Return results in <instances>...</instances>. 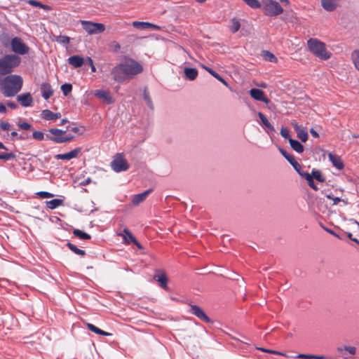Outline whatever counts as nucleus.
Returning <instances> with one entry per match:
<instances>
[{
	"instance_id": "obj_10",
	"label": "nucleus",
	"mask_w": 359,
	"mask_h": 359,
	"mask_svg": "<svg viewBox=\"0 0 359 359\" xmlns=\"http://www.w3.org/2000/svg\"><path fill=\"white\" fill-rule=\"evenodd\" d=\"M189 311L205 323H213V321L206 315L203 310L197 305H191Z\"/></svg>"
},
{
	"instance_id": "obj_3",
	"label": "nucleus",
	"mask_w": 359,
	"mask_h": 359,
	"mask_svg": "<svg viewBox=\"0 0 359 359\" xmlns=\"http://www.w3.org/2000/svg\"><path fill=\"white\" fill-rule=\"evenodd\" d=\"M22 59L15 54H6L0 58V75L11 74L20 66Z\"/></svg>"
},
{
	"instance_id": "obj_7",
	"label": "nucleus",
	"mask_w": 359,
	"mask_h": 359,
	"mask_svg": "<svg viewBox=\"0 0 359 359\" xmlns=\"http://www.w3.org/2000/svg\"><path fill=\"white\" fill-rule=\"evenodd\" d=\"M111 166L116 172L126 171L130 167L127 160L123 158V154L121 153L114 156V160L111 162Z\"/></svg>"
},
{
	"instance_id": "obj_61",
	"label": "nucleus",
	"mask_w": 359,
	"mask_h": 359,
	"mask_svg": "<svg viewBox=\"0 0 359 359\" xmlns=\"http://www.w3.org/2000/svg\"><path fill=\"white\" fill-rule=\"evenodd\" d=\"M7 112V108L3 103L0 102V113L6 114Z\"/></svg>"
},
{
	"instance_id": "obj_43",
	"label": "nucleus",
	"mask_w": 359,
	"mask_h": 359,
	"mask_svg": "<svg viewBox=\"0 0 359 359\" xmlns=\"http://www.w3.org/2000/svg\"><path fill=\"white\" fill-rule=\"evenodd\" d=\"M297 137L302 142H306L309 138L308 133L304 130L302 129L301 130L298 131Z\"/></svg>"
},
{
	"instance_id": "obj_37",
	"label": "nucleus",
	"mask_w": 359,
	"mask_h": 359,
	"mask_svg": "<svg viewBox=\"0 0 359 359\" xmlns=\"http://www.w3.org/2000/svg\"><path fill=\"white\" fill-rule=\"evenodd\" d=\"M252 8H261V3L258 0H242Z\"/></svg>"
},
{
	"instance_id": "obj_62",
	"label": "nucleus",
	"mask_w": 359,
	"mask_h": 359,
	"mask_svg": "<svg viewBox=\"0 0 359 359\" xmlns=\"http://www.w3.org/2000/svg\"><path fill=\"white\" fill-rule=\"evenodd\" d=\"M310 133H311V134L312 135L313 137H319L318 133L313 128H311L310 129Z\"/></svg>"
},
{
	"instance_id": "obj_56",
	"label": "nucleus",
	"mask_w": 359,
	"mask_h": 359,
	"mask_svg": "<svg viewBox=\"0 0 359 359\" xmlns=\"http://www.w3.org/2000/svg\"><path fill=\"white\" fill-rule=\"evenodd\" d=\"M297 358H301V359H313V355L312 354H304V353H299L296 356Z\"/></svg>"
},
{
	"instance_id": "obj_31",
	"label": "nucleus",
	"mask_w": 359,
	"mask_h": 359,
	"mask_svg": "<svg viewBox=\"0 0 359 359\" xmlns=\"http://www.w3.org/2000/svg\"><path fill=\"white\" fill-rule=\"evenodd\" d=\"M313 180H316V181L319 182H324L325 181V177L323 175L322 172L319 170L313 169L311 174H310Z\"/></svg>"
},
{
	"instance_id": "obj_45",
	"label": "nucleus",
	"mask_w": 359,
	"mask_h": 359,
	"mask_svg": "<svg viewBox=\"0 0 359 359\" xmlns=\"http://www.w3.org/2000/svg\"><path fill=\"white\" fill-rule=\"evenodd\" d=\"M67 130L72 131V132H74L75 133H79L80 135H82L83 133V132L85 131V128L83 126H80V127L74 126V127H72L71 126H68L67 127Z\"/></svg>"
},
{
	"instance_id": "obj_41",
	"label": "nucleus",
	"mask_w": 359,
	"mask_h": 359,
	"mask_svg": "<svg viewBox=\"0 0 359 359\" xmlns=\"http://www.w3.org/2000/svg\"><path fill=\"white\" fill-rule=\"evenodd\" d=\"M11 159H16V155L13 152L10 153H0V160L8 161Z\"/></svg>"
},
{
	"instance_id": "obj_22",
	"label": "nucleus",
	"mask_w": 359,
	"mask_h": 359,
	"mask_svg": "<svg viewBox=\"0 0 359 359\" xmlns=\"http://www.w3.org/2000/svg\"><path fill=\"white\" fill-rule=\"evenodd\" d=\"M41 117L46 120V121H50V120H56L57 118H60L61 117L60 113H53L49 109H44L41 111Z\"/></svg>"
},
{
	"instance_id": "obj_34",
	"label": "nucleus",
	"mask_w": 359,
	"mask_h": 359,
	"mask_svg": "<svg viewBox=\"0 0 359 359\" xmlns=\"http://www.w3.org/2000/svg\"><path fill=\"white\" fill-rule=\"evenodd\" d=\"M133 26L136 29L144 30L149 29V26L151 25L150 22H147L134 21L133 22Z\"/></svg>"
},
{
	"instance_id": "obj_39",
	"label": "nucleus",
	"mask_w": 359,
	"mask_h": 359,
	"mask_svg": "<svg viewBox=\"0 0 359 359\" xmlns=\"http://www.w3.org/2000/svg\"><path fill=\"white\" fill-rule=\"evenodd\" d=\"M60 88L65 96H67L72 90V85L71 83H64Z\"/></svg>"
},
{
	"instance_id": "obj_30",
	"label": "nucleus",
	"mask_w": 359,
	"mask_h": 359,
	"mask_svg": "<svg viewBox=\"0 0 359 359\" xmlns=\"http://www.w3.org/2000/svg\"><path fill=\"white\" fill-rule=\"evenodd\" d=\"M73 234L74 236L81 240H90L91 238L90 234L77 229L73 230Z\"/></svg>"
},
{
	"instance_id": "obj_48",
	"label": "nucleus",
	"mask_w": 359,
	"mask_h": 359,
	"mask_svg": "<svg viewBox=\"0 0 359 359\" xmlns=\"http://www.w3.org/2000/svg\"><path fill=\"white\" fill-rule=\"evenodd\" d=\"M32 137L36 140L41 141L44 139V134L41 131H33Z\"/></svg>"
},
{
	"instance_id": "obj_24",
	"label": "nucleus",
	"mask_w": 359,
	"mask_h": 359,
	"mask_svg": "<svg viewBox=\"0 0 359 359\" xmlns=\"http://www.w3.org/2000/svg\"><path fill=\"white\" fill-rule=\"evenodd\" d=\"M289 143L291 148L294 150L297 153H302L304 150V147L303 144L299 142L298 140L290 138Z\"/></svg>"
},
{
	"instance_id": "obj_54",
	"label": "nucleus",
	"mask_w": 359,
	"mask_h": 359,
	"mask_svg": "<svg viewBox=\"0 0 359 359\" xmlns=\"http://www.w3.org/2000/svg\"><path fill=\"white\" fill-rule=\"evenodd\" d=\"M0 128L5 131H8L11 128V124L8 122L1 121Z\"/></svg>"
},
{
	"instance_id": "obj_27",
	"label": "nucleus",
	"mask_w": 359,
	"mask_h": 359,
	"mask_svg": "<svg viewBox=\"0 0 359 359\" xmlns=\"http://www.w3.org/2000/svg\"><path fill=\"white\" fill-rule=\"evenodd\" d=\"M123 240L126 244L129 245L130 243H133L134 241L136 240V238L133 235V233L128 229L125 228L123 229Z\"/></svg>"
},
{
	"instance_id": "obj_20",
	"label": "nucleus",
	"mask_w": 359,
	"mask_h": 359,
	"mask_svg": "<svg viewBox=\"0 0 359 359\" xmlns=\"http://www.w3.org/2000/svg\"><path fill=\"white\" fill-rule=\"evenodd\" d=\"M328 157L333 166H334L338 170H342L344 168V165L340 156L330 153Z\"/></svg>"
},
{
	"instance_id": "obj_15",
	"label": "nucleus",
	"mask_w": 359,
	"mask_h": 359,
	"mask_svg": "<svg viewBox=\"0 0 359 359\" xmlns=\"http://www.w3.org/2000/svg\"><path fill=\"white\" fill-rule=\"evenodd\" d=\"M17 101L24 107H30L33 103V97L30 93H25L17 96Z\"/></svg>"
},
{
	"instance_id": "obj_44",
	"label": "nucleus",
	"mask_w": 359,
	"mask_h": 359,
	"mask_svg": "<svg viewBox=\"0 0 359 359\" xmlns=\"http://www.w3.org/2000/svg\"><path fill=\"white\" fill-rule=\"evenodd\" d=\"M18 126L20 129L23 130H33V126L29 123L27 122H18Z\"/></svg>"
},
{
	"instance_id": "obj_19",
	"label": "nucleus",
	"mask_w": 359,
	"mask_h": 359,
	"mask_svg": "<svg viewBox=\"0 0 359 359\" xmlns=\"http://www.w3.org/2000/svg\"><path fill=\"white\" fill-rule=\"evenodd\" d=\"M46 137L48 140L55 142V143H65L68 142L74 139V136L73 135H67L66 137H53V135L46 134Z\"/></svg>"
},
{
	"instance_id": "obj_42",
	"label": "nucleus",
	"mask_w": 359,
	"mask_h": 359,
	"mask_svg": "<svg viewBox=\"0 0 359 359\" xmlns=\"http://www.w3.org/2000/svg\"><path fill=\"white\" fill-rule=\"evenodd\" d=\"M208 73H210L213 77H215L218 81L222 82L226 86H228L227 82L217 72H216L215 70H213V69H208Z\"/></svg>"
},
{
	"instance_id": "obj_17",
	"label": "nucleus",
	"mask_w": 359,
	"mask_h": 359,
	"mask_svg": "<svg viewBox=\"0 0 359 359\" xmlns=\"http://www.w3.org/2000/svg\"><path fill=\"white\" fill-rule=\"evenodd\" d=\"M153 191L152 189H147L141 194L133 196L132 203L134 205H137L143 202L146 198Z\"/></svg>"
},
{
	"instance_id": "obj_64",
	"label": "nucleus",
	"mask_w": 359,
	"mask_h": 359,
	"mask_svg": "<svg viewBox=\"0 0 359 359\" xmlns=\"http://www.w3.org/2000/svg\"><path fill=\"white\" fill-rule=\"evenodd\" d=\"M332 201H333V204L334 205H337L338 204L339 202H341V198H339V197H334L332 198Z\"/></svg>"
},
{
	"instance_id": "obj_36",
	"label": "nucleus",
	"mask_w": 359,
	"mask_h": 359,
	"mask_svg": "<svg viewBox=\"0 0 359 359\" xmlns=\"http://www.w3.org/2000/svg\"><path fill=\"white\" fill-rule=\"evenodd\" d=\"M53 41H57L62 44H68L70 41V38L67 36H56L53 35Z\"/></svg>"
},
{
	"instance_id": "obj_59",
	"label": "nucleus",
	"mask_w": 359,
	"mask_h": 359,
	"mask_svg": "<svg viewBox=\"0 0 359 359\" xmlns=\"http://www.w3.org/2000/svg\"><path fill=\"white\" fill-rule=\"evenodd\" d=\"M6 105L13 109H15L18 108V105L17 104H15L14 102H12V101H10V100H8L6 102Z\"/></svg>"
},
{
	"instance_id": "obj_5",
	"label": "nucleus",
	"mask_w": 359,
	"mask_h": 359,
	"mask_svg": "<svg viewBox=\"0 0 359 359\" xmlns=\"http://www.w3.org/2000/svg\"><path fill=\"white\" fill-rule=\"evenodd\" d=\"M261 8L265 15L277 16L283 13V8L276 1L273 0H262Z\"/></svg>"
},
{
	"instance_id": "obj_32",
	"label": "nucleus",
	"mask_w": 359,
	"mask_h": 359,
	"mask_svg": "<svg viewBox=\"0 0 359 359\" xmlns=\"http://www.w3.org/2000/svg\"><path fill=\"white\" fill-rule=\"evenodd\" d=\"M66 245L70 250H72L76 255L84 256L86 254L85 250L78 248L76 245H74L70 242H67Z\"/></svg>"
},
{
	"instance_id": "obj_52",
	"label": "nucleus",
	"mask_w": 359,
	"mask_h": 359,
	"mask_svg": "<svg viewBox=\"0 0 359 359\" xmlns=\"http://www.w3.org/2000/svg\"><path fill=\"white\" fill-rule=\"evenodd\" d=\"M110 48L111 49V50L114 53H117L118 52V50H120L121 48V46L120 44L116 42V41H113L111 44H110Z\"/></svg>"
},
{
	"instance_id": "obj_14",
	"label": "nucleus",
	"mask_w": 359,
	"mask_h": 359,
	"mask_svg": "<svg viewBox=\"0 0 359 359\" xmlns=\"http://www.w3.org/2000/svg\"><path fill=\"white\" fill-rule=\"evenodd\" d=\"M81 147H76V149L70 151L68 153L56 154L55 158L57 160H71L74 158H76L81 151Z\"/></svg>"
},
{
	"instance_id": "obj_57",
	"label": "nucleus",
	"mask_w": 359,
	"mask_h": 359,
	"mask_svg": "<svg viewBox=\"0 0 359 359\" xmlns=\"http://www.w3.org/2000/svg\"><path fill=\"white\" fill-rule=\"evenodd\" d=\"M29 138V135L28 133L22 132L21 134L19 135L18 140L24 141L27 140Z\"/></svg>"
},
{
	"instance_id": "obj_40",
	"label": "nucleus",
	"mask_w": 359,
	"mask_h": 359,
	"mask_svg": "<svg viewBox=\"0 0 359 359\" xmlns=\"http://www.w3.org/2000/svg\"><path fill=\"white\" fill-rule=\"evenodd\" d=\"M240 27H241V23H240L239 20L235 18H233L231 20V31L233 33H236V32H238L239 30Z\"/></svg>"
},
{
	"instance_id": "obj_38",
	"label": "nucleus",
	"mask_w": 359,
	"mask_h": 359,
	"mask_svg": "<svg viewBox=\"0 0 359 359\" xmlns=\"http://www.w3.org/2000/svg\"><path fill=\"white\" fill-rule=\"evenodd\" d=\"M49 133L53 135V137H62L65 134H66V130H63L58 128H50L48 130Z\"/></svg>"
},
{
	"instance_id": "obj_4",
	"label": "nucleus",
	"mask_w": 359,
	"mask_h": 359,
	"mask_svg": "<svg viewBox=\"0 0 359 359\" xmlns=\"http://www.w3.org/2000/svg\"><path fill=\"white\" fill-rule=\"evenodd\" d=\"M309 51L316 57L327 60L330 58L331 53L326 49V45L317 39L311 38L307 41Z\"/></svg>"
},
{
	"instance_id": "obj_13",
	"label": "nucleus",
	"mask_w": 359,
	"mask_h": 359,
	"mask_svg": "<svg viewBox=\"0 0 359 359\" xmlns=\"http://www.w3.org/2000/svg\"><path fill=\"white\" fill-rule=\"evenodd\" d=\"M95 96L107 104H113L115 102L109 90H97L95 93Z\"/></svg>"
},
{
	"instance_id": "obj_60",
	"label": "nucleus",
	"mask_w": 359,
	"mask_h": 359,
	"mask_svg": "<svg viewBox=\"0 0 359 359\" xmlns=\"http://www.w3.org/2000/svg\"><path fill=\"white\" fill-rule=\"evenodd\" d=\"M19 135L16 131H13L11 133V140L14 141L15 140H18Z\"/></svg>"
},
{
	"instance_id": "obj_49",
	"label": "nucleus",
	"mask_w": 359,
	"mask_h": 359,
	"mask_svg": "<svg viewBox=\"0 0 359 359\" xmlns=\"http://www.w3.org/2000/svg\"><path fill=\"white\" fill-rule=\"evenodd\" d=\"M353 57L354 65L356 69L359 70V50H355L353 53Z\"/></svg>"
},
{
	"instance_id": "obj_63",
	"label": "nucleus",
	"mask_w": 359,
	"mask_h": 359,
	"mask_svg": "<svg viewBox=\"0 0 359 359\" xmlns=\"http://www.w3.org/2000/svg\"><path fill=\"white\" fill-rule=\"evenodd\" d=\"M133 244L135 245L138 248V249H140V250L143 249V246L141 245V243L137 239L134 241Z\"/></svg>"
},
{
	"instance_id": "obj_16",
	"label": "nucleus",
	"mask_w": 359,
	"mask_h": 359,
	"mask_svg": "<svg viewBox=\"0 0 359 359\" xmlns=\"http://www.w3.org/2000/svg\"><path fill=\"white\" fill-rule=\"evenodd\" d=\"M67 61L68 63L74 68L81 67L85 64V59L79 55H74L69 57Z\"/></svg>"
},
{
	"instance_id": "obj_29",
	"label": "nucleus",
	"mask_w": 359,
	"mask_h": 359,
	"mask_svg": "<svg viewBox=\"0 0 359 359\" xmlns=\"http://www.w3.org/2000/svg\"><path fill=\"white\" fill-rule=\"evenodd\" d=\"M46 203L47 208H48L51 210H53V209L57 208L58 206L62 205L63 200L60 199V198H55L51 201H46Z\"/></svg>"
},
{
	"instance_id": "obj_8",
	"label": "nucleus",
	"mask_w": 359,
	"mask_h": 359,
	"mask_svg": "<svg viewBox=\"0 0 359 359\" xmlns=\"http://www.w3.org/2000/svg\"><path fill=\"white\" fill-rule=\"evenodd\" d=\"M11 47L13 52L19 55L27 54L29 51V47L25 44L21 38L14 37L11 41Z\"/></svg>"
},
{
	"instance_id": "obj_55",
	"label": "nucleus",
	"mask_w": 359,
	"mask_h": 359,
	"mask_svg": "<svg viewBox=\"0 0 359 359\" xmlns=\"http://www.w3.org/2000/svg\"><path fill=\"white\" fill-rule=\"evenodd\" d=\"M344 349L348 351L351 355H355L356 353V348L354 346H345Z\"/></svg>"
},
{
	"instance_id": "obj_21",
	"label": "nucleus",
	"mask_w": 359,
	"mask_h": 359,
	"mask_svg": "<svg viewBox=\"0 0 359 359\" xmlns=\"http://www.w3.org/2000/svg\"><path fill=\"white\" fill-rule=\"evenodd\" d=\"M322 7L327 11H334L337 8V0H321Z\"/></svg>"
},
{
	"instance_id": "obj_53",
	"label": "nucleus",
	"mask_w": 359,
	"mask_h": 359,
	"mask_svg": "<svg viewBox=\"0 0 359 359\" xmlns=\"http://www.w3.org/2000/svg\"><path fill=\"white\" fill-rule=\"evenodd\" d=\"M85 63L88 64L89 66H90L92 72H96V68L93 64V60L90 57H87L85 59Z\"/></svg>"
},
{
	"instance_id": "obj_46",
	"label": "nucleus",
	"mask_w": 359,
	"mask_h": 359,
	"mask_svg": "<svg viewBox=\"0 0 359 359\" xmlns=\"http://www.w3.org/2000/svg\"><path fill=\"white\" fill-rule=\"evenodd\" d=\"M86 326L89 330H90L91 332H93L97 334H100V333H102L101 329L97 327L96 326H95L94 325H93L91 323H86Z\"/></svg>"
},
{
	"instance_id": "obj_23",
	"label": "nucleus",
	"mask_w": 359,
	"mask_h": 359,
	"mask_svg": "<svg viewBox=\"0 0 359 359\" xmlns=\"http://www.w3.org/2000/svg\"><path fill=\"white\" fill-rule=\"evenodd\" d=\"M184 74L186 79L194 81L198 76V70L196 68L184 67Z\"/></svg>"
},
{
	"instance_id": "obj_12",
	"label": "nucleus",
	"mask_w": 359,
	"mask_h": 359,
	"mask_svg": "<svg viewBox=\"0 0 359 359\" xmlns=\"http://www.w3.org/2000/svg\"><path fill=\"white\" fill-rule=\"evenodd\" d=\"M249 93L255 100L264 102L266 104H268L270 102V100L266 97L265 93L259 88H251Z\"/></svg>"
},
{
	"instance_id": "obj_51",
	"label": "nucleus",
	"mask_w": 359,
	"mask_h": 359,
	"mask_svg": "<svg viewBox=\"0 0 359 359\" xmlns=\"http://www.w3.org/2000/svg\"><path fill=\"white\" fill-rule=\"evenodd\" d=\"M41 198H50L54 196V195L48 191H39L36 194Z\"/></svg>"
},
{
	"instance_id": "obj_50",
	"label": "nucleus",
	"mask_w": 359,
	"mask_h": 359,
	"mask_svg": "<svg viewBox=\"0 0 359 359\" xmlns=\"http://www.w3.org/2000/svg\"><path fill=\"white\" fill-rule=\"evenodd\" d=\"M280 135L283 137H284L285 139H287L289 140L290 138H292L291 137V135L290 134V131L287 130V128H284L283 127L280 130Z\"/></svg>"
},
{
	"instance_id": "obj_9",
	"label": "nucleus",
	"mask_w": 359,
	"mask_h": 359,
	"mask_svg": "<svg viewBox=\"0 0 359 359\" xmlns=\"http://www.w3.org/2000/svg\"><path fill=\"white\" fill-rule=\"evenodd\" d=\"M278 150L280 153L287 159V161L291 164L297 172L300 175L302 172V165L295 160L293 155L287 153L284 149L279 147Z\"/></svg>"
},
{
	"instance_id": "obj_18",
	"label": "nucleus",
	"mask_w": 359,
	"mask_h": 359,
	"mask_svg": "<svg viewBox=\"0 0 359 359\" xmlns=\"http://www.w3.org/2000/svg\"><path fill=\"white\" fill-rule=\"evenodd\" d=\"M41 91L42 97L45 100L49 99L53 94V90L52 89L51 86L48 83H41Z\"/></svg>"
},
{
	"instance_id": "obj_11",
	"label": "nucleus",
	"mask_w": 359,
	"mask_h": 359,
	"mask_svg": "<svg viewBox=\"0 0 359 359\" xmlns=\"http://www.w3.org/2000/svg\"><path fill=\"white\" fill-rule=\"evenodd\" d=\"M154 279L159 283L161 287L165 290H169L168 287V278L165 271L157 270L154 276Z\"/></svg>"
},
{
	"instance_id": "obj_35",
	"label": "nucleus",
	"mask_w": 359,
	"mask_h": 359,
	"mask_svg": "<svg viewBox=\"0 0 359 359\" xmlns=\"http://www.w3.org/2000/svg\"><path fill=\"white\" fill-rule=\"evenodd\" d=\"M143 97H144V100H145L147 106L150 109H154V105H153L151 99L150 97L149 93V91L147 90V87H145L144 89Z\"/></svg>"
},
{
	"instance_id": "obj_6",
	"label": "nucleus",
	"mask_w": 359,
	"mask_h": 359,
	"mask_svg": "<svg viewBox=\"0 0 359 359\" xmlns=\"http://www.w3.org/2000/svg\"><path fill=\"white\" fill-rule=\"evenodd\" d=\"M83 29L88 34H97L105 30V25L102 23L93 22L91 21L81 20Z\"/></svg>"
},
{
	"instance_id": "obj_2",
	"label": "nucleus",
	"mask_w": 359,
	"mask_h": 359,
	"mask_svg": "<svg viewBox=\"0 0 359 359\" xmlns=\"http://www.w3.org/2000/svg\"><path fill=\"white\" fill-rule=\"evenodd\" d=\"M23 85L21 76L7 74L4 79H0V91L6 97L15 96L20 91Z\"/></svg>"
},
{
	"instance_id": "obj_1",
	"label": "nucleus",
	"mask_w": 359,
	"mask_h": 359,
	"mask_svg": "<svg viewBox=\"0 0 359 359\" xmlns=\"http://www.w3.org/2000/svg\"><path fill=\"white\" fill-rule=\"evenodd\" d=\"M143 71L142 66L133 59L120 63L115 66L111 71V74L114 81L123 83L133 78Z\"/></svg>"
},
{
	"instance_id": "obj_33",
	"label": "nucleus",
	"mask_w": 359,
	"mask_h": 359,
	"mask_svg": "<svg viewBox=\"0 0 359 359\" xmlns=\"http://www.w3.org/2000/svg\"><path fill=\"white\" fill-rule=\"evenodd\" d=\"M262 56L266 61H269L271 62H276L278 60L277 57L269 50H263L262 52Z\"/></svg>"
},
{
	"instance_id": "obj_28",
	"label": "nucleus",
	"mask_w": 359,
	"mask_h": 359,
	"mask_svg": "<svg viewBox=\"0 0 359 359\" xmlns=\"http://www.w3.org/2000/svg\"><path fill=\"white\" fill-rule=\"evenodd\" d=\"M27 4L32 6L42 8L46 11H50L52 10L51 6L46 5V4H43L41 2L36 1V0H28Z\"/></svg>"
},
{
	"instance_id": "obj_58",
	"label": "nucleus",
	"mask_w": 359,
	"mask_h": 359,
	"mask_svg": "<svg viewBox=\"0 0 359 359\" xmlns=\"http://www.w3.org/2000/svg\"><path fill=\"white\" fill-rule=\"evenodd\" d=\"M291 124L293 126L294 130L297 132V133H298V131L302 130V128H300V126H299L298 123L296 121H292Z\"/></svg>"
},
{
	"instance_id": "obj_47",
	"label": "nucleus",
	"mask_w": 359,
	"mask_h": 359,
	"mask_svg": "<svg viewBox=\"0 0 359 359\" xmlns=\"http://www.w3.org/2000/svg\"><path fill=\"white\" fill-rule=\"evenodd\" d=\"M320 225L327 233L332 234V236L338 238L340 240H343L344 239L341 236H340L338 233H337L335 231H334L331 229H328V228L325 227L322 223H320Z\"/></svg>"
},
{
	"instance_id": "obj_26",
	"label": "nucleus",
	"mask_w": 359,
	"mask_h": 359,
	"mask_svg": "<svg viewBox=\"0 0 359 359\" xmlns=\"http://www.w3.org/2000/svg\"><path fill=\"white\" fill-rule=\"evenodd\" d=\"M258 116L260 118L261 122L264 126H265L271 132L275 131L274 127L270 123V122L268 121L267 118L263 113L258 112Z\"/></svg>"
},
{
	"instance_id": "obj_25",
	"label": "nucleus",
	"mask_w": 359,
	"mask_h": 359,
	"mask_svg": "<svg viewBox=\"0 0 359 359\" xmlns=\"http://www.w3.org/2000/svg\"><path fill=\"white\" fill-rule=\"evenodd\" d=\"M301 177H304L307 183H308V185L311 188L313 189V190L315 191H318V188L317 187V185L315 184L313 180V177L312 176L307 172H302V173H300L299 175Z\"/></svg>"
}]
</instances>
